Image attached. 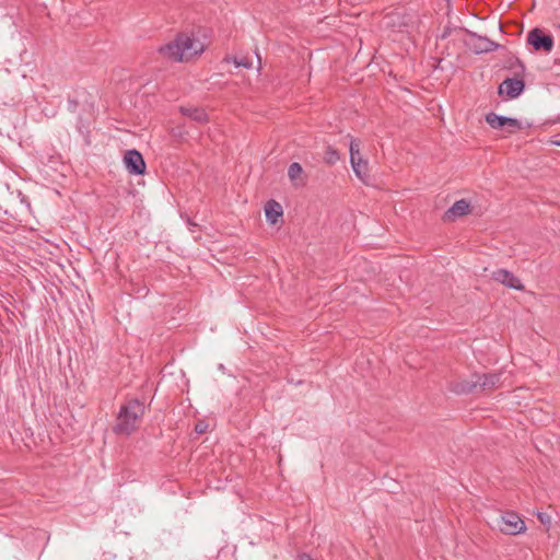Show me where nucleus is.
<instances>
[{
    "label": "nucleus",
    "instance_id": "nucleus-16",
    "mask_svg": "<svg viewBox=\"0 0 560 560\" xmlns=\"http://www.w3.org/2000/svg\"><path fill=\"white\" fill-rule=\"evenodd\" d=\"M358 159H363L360 153V141L352 138L350 141V163L358 161Z\"/></svg>",
    "mask_w": 560,
    "mask_h": 560
},
{
    "label": "nucleus",
    "instance_id": "nucleus-17",
    "mask_svg": "<svg viewBox=\"0 0 560 560\" xmlns=\"http://www.w3.org/2000/svg\"><path fill=\"white\" fill-rule=\"evenodd\" d=\"M324 160L328 164H335L339 160V154H338L337 150L328 147L325 152Z\"/></svg>",
    "mask_w": 560,
    "mask_h": 560
},
{
    "label": "nucleus",
    "instance_id": "nucleus-22",
    "mask_svg": "<svg viewBox=\"0 0 560 560\" xmlns=\"http://www.w3.org/2000/svg\"><path fill=\"white\" fill-rule=\"evenodd\" d=\"M520 67H521L522 73H523V72H524V70H525V68H524V66H523V65H520Z\"/></svg>",
    "mask_w": 560,
    "mask_h": 560
},
{
    "label": "nucleus",
    "instance_id": "nucleus-21",
    "mask_svg": "<svg viewBox=\"0 0 560 560\" xmlns=\"http://www.w3.org/2000/svg\"><path fill=\"white\" fill-rule=\"evenodd\" d=\"M298 560H312V558L307 553H301L298 556Z\"/></svg>",
    "mask_w": 560,
    "mask_h": 560
},
{
    "label": "nucleus",
    "instance_id": "nucleus-23",
    "mask_svg": "<svg viewBox=\"0 0 560 560\" xmlns=\"http://www.w3.org/2000/svg\"><path fill=\"white\" fill-rule=\"evenodd\" d=\"M558 144L560 145V142H558Z\"/></svg>",
    "mask_w": 560,
    "mask_h": 560
},
{
    "label": "nucleus",
    "instance_id": "nucleus-8",
    "mask_svg": "<svg viewBox=\"0 0 560 560\" xmlns=\"http://www.w3.org/2000/svg\"><path fill=\"white\" fill-rule=\"evenodd\" d=\"M124 163L130 174L142 175L145 172V162L137 150H128L125 153Z\"/></svg>",
    "mask_w": 560,
    "mask_h": 560
},
{
    "label": "nucleus",
    "instance_id": "nucleus-6",
    "mask_svg": "<svg viewBox=\"0 0 560 560\" xmlns=\"http://www.w3.org/2000/svg\"><path fill=\"white\" fill-rule=\"evenodd\" d=\"M525 83L523 79L508 78L500 85L498 93L499 95H505L508 98H516L524 91Z\"/></svg>",
    "mask_w": 560,
    "mask_h": 560
},
{
    "label": "nucleus",
    "instance_id": "nucleus-20",
    "mask_svg": "<svg viewBox=\"0 0 560 560\" xmlns=\"http://www.w3.org/2000/svg\"><path fill=\"white\" fill-rule=\"evenodd\" d=\"M206 430H207V424L205 422H199L195 427V431L197 433H203V432H206Z\"/></svg>",
    "mask_w": 560,
    "mask_h": 560
},
{
    "label": "nucleus",
    "instance_id": "nucleus-19",
    "mask_svg": "<svg viewBox=\"0 0 560 560\" xmlns=\"http://www.w3.org/2000/svg\"><path fill=\"white\" fill-rule=\"evenodd\" d=\"M537 517L544 525H549L551 523V517L546 513L539 512Z\"/></svg>",
    "mask_w": 560,
    "mask_h": 560
},
{
    "label": "nucleus",
    "instance_id": "nucleus-5",
    "mask_svg": "<svg viewBox=\"0 0 560 560\" xmlns=\"http://www.w3.org/2000/svg\"><path fill=\"white\" fill-rule=\"evenodd\" d=\"M527 43L535 50H544L546 52H550L555 45L552 36L545 34L540 28H533L528 33Z\"/></svg>",
    "mask_w": 560,
    "mask_h": 560
},
{
    "label": "nucleus",
    "instance_id": "nucleus-13",
    "mask_svg": "<svg viewBox=\"0 0 560 560\" xmlns=\"http://www.w3.org/2000/svg\"><path fill=\"white\" fill-rule=\"evenodd\" d=\"M354 174L362 180L365 182L369 178V163L364 159H358L351 163Z\"/></svg>",
    "mask_w": 560,
    "mask_h": 560
},
{
    "label": "nucleus",
    "instance_id": "nucleus-1",
    "mask_svg": "<svg viewBox=\"0 0 560 560\" xmlns=\"http://www.w3.org/2000/svg\"><path fill=\"white\" fill-rule=\"evenodd\" d=\"M206 45L190 33H180L172 42L159 47L158 51L173 62H188L200 56Z\"/></svg>",
    "mask_w": 560,
    "mask_h": 560
},
{
    "label": "nucleus",
    "instance_id": "nucleus-12",
    "mask_svg": "<svg viewBox=\"0 0 560 560\" xmlns=\"http://www.w3.org/2000/svg\"><path fill=\"white\" fill-rule=\"evenodd\" d=\"M180 113L198 124H206L209 118L205 109L198 107H180Z\"/></svg>",
    "mask_w": 560,
    "mask_h": 560
},
{
    "label": "nucleus",
    "instance_id": "nucleus-4",
    "mask_svg": "<svg viewBox=\"0 0 560 560\" xmlns=\"http://www.w3.org/2000/svg\"><path fill=\"white\" fill-rule=\"evenodd\" d=\"M499 529L506 535H517L526 530L524 521L514 512H505L497 521Z\"/></svg>",
    "mask_w": 560,
    "mask_h": 560
},
{
    "label": "nucleus",
    "instance_id": "nucleus-14",
    "mask_svg": "<svg viewBox=\"0 0 560 560\" xmlns=\"http://www.w3.org/2000/svg\"><path fill=\"white\" fill-rule=\"evenodd\" d=\"M302 173H303V168L300 163L294 162V163L290 164V166L288 168V176L294 185H300V183H298V179L301 177ZM303 184L304 183L301 182V185H303Z\"/></svg>",
    "mask_w": 560,
    "mask_h": 560
},
{
    "label": "nucleus",
    "instance_id": "nucleus-9",
    "mask_svg": "<svg viewBox=\"0 0 560 560\" xmlns=\"http://www.w3.org/2000/svg\"><path fill=\"white\" fill-rule=\"evenodd\" d=\"M492 279L508 288L523 291L524 285L522 281L511 271L506 269H498L492 272Z\"/></svg>",
    "mask_w": 560,
    "mask_h": 560
},
{
    "label": "nucleus",
    "instance_id": "nucleus-2",
    "mask_svg": "<svg viewBox=\"0 0 560 560\" xmlns=\"http://www.w3.org/2000/svg\"><path fill=\"white\" fill-rule=\"evenodd\" d=\"M144 410V405L138 399L121 405L113 431L116 434H131L139 428Z\"/></svg>",
    "mask_w": 560,
    "mask_h": 560
},
{
    "label": "nucleus",
    "instance_id": "nucleus-11",
    "mask_svg": "<svg viewBox=\"0 0 560 560\" xmlns=\"http://www.w3.org/2000/svg\"><path fill=\"white\" fill-rule=\"evenodd\" d=\"M265 214L267 221H269L271 224H276L278 218L282 217L283 214L281 205L275 200H269L265 206Z\"/></svg>",
    "mask_w": 560,
    "mask_h": 560
},
{
    "label": "nucleus",
    "instance_id": "nucleus-15",
    "mask_svg": "<svg viewBox=\"0 0 560 560\" xmlns=\"http://www.w3.org/2000/svg\"><path fill=\"white\" fill-rule=\"evenodd\" d=\"M478 42H479V45L476 46L477 52L492 51L498 47V45L494 42H492L488 38L479 37Z\"/></svg>",
    "mask_w": 560,
    "mask_h": 560
},
{
    "label": "nucleus",
    "instance_id": "nucleus-7",
    "mask_svg": "<svg viewBox=\"0 0 560 560\" xmlns=\"http://www.w3.org/2000/svg\"><path fill=\"white\" fill-rule=\"evenodd\" d=\"M486 121L493 129L506 128L509 132H514L515 130H518L522 128L521 122L517 119L499 116L494 113L487 114Z\"/></svg>",
    "mask_w": 560,
    "mask_h": 560
},
{
    "label": "nucleus",
    "instance_id": "nucleus-10",
    "mask_svg": "<svg viewBox=\"0 0 560 560\" xmlns=\"http://www.w3.org/2000/svg\"><path fill=\"white\" fill-rule=\"evenodd\" d=\"M470 205L465 199L457 200L454 205L444 213L445 221H453L458 217H463L469 212Z\"/></svg>",
    "mask_w": 560,
    "mask_h": 560
},
{
    "label": "nucleus",
    "instance_id": "nucleus-3",
    "mask_svg": "<svg viewBox=\"0 0 560 560\" xmlns=\"http://www.w3.org/2000/svg\"><path fill=\"white\" fill-rule=\"evenodd\" d=\"M501 386V374L500 373H490V374H476L472 376L471 381H464L457 383L453 386V390L458 394H468L477 388H480L483 392H490L494 388Z\"/></svg>",
    "mask_w": 560,
    "mask_h": 560
},
{
    "label": "nucleus",
    "instance_id": "nucleus-18",
    "mask_svg": "<svg viewBox=\"0 0 560 560\" xmlns=\"http://www.w3.org/2000/svg\"><path fill=\"white\" fill-rule=\"evenodd\" d=\"M233 62L235 63L236 67H243L247 69L252 67V62L248 60V58H234Z\"/></svg>",
    "mask_w": 560,
    "mask_h": 560
}]
</instances>
